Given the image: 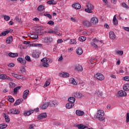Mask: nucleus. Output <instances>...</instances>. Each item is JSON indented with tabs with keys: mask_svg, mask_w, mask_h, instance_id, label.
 Here are the masks:
<instances>
[{
	"mask_svg": "<svg viewBox=\"0 0 129 129\" xmlns=\"http://www.w3.org/2000/svg\"><path fill=\"white\" fill-rule=\"evenodd\" d=\"M104 116V111L103 110H99L97 111V113L96 115V117L100 120V121H103L105 118Z\"/></svg>",
	"mask_w": 129,
	"mask_h": 129,
	"instance_id": "f257e3e1",
	"label": "nucleus"
},
{
	"mask_svg": "<svg viewBox=\"0 0 129 129\" xmlns=\"http://www.w3.org/2000/svg\"><path fill=\"white\" fill-rule=\"evenodd\" d=\"M41 61L42 62V66L45 68L49 67L50 66L49 64L52 63V59L47 57L43 58Z\"/></svg>",
	"mask_w": 129,
	"mask_h": 129,
	"instance_id": "f03ea898",
	"label": "nucleus"
},
{
	"mask_svg": "<svg viewBox=\"0 0 129 129\" xmlns=\"http://www.w3.org/2000/svg\"><path fill=\"white\" fill-rule=\"evenodd\" d=\"M87 9L85 10V12L87 13H89L90 14H92V10L94 9V7L90 3H88L87 4Z\"/></svg>",
	"mask_w": 129,
	"mask_h": 129,
	"instance_id": "7ed1b4c3",
	"label": "nucleus"
},
{
	"mask_svg": "<svg viewBox=\"0 0 129 129\" xmlns=\"http://www.w3.org/2000/svg\"><path fill=\"white\" fill-rule=\"evenodd\" d=\"M0 79H2L3 80H9V81H13V79L12 78L8 76L7 75L5 74H0Z\"/></svg>",
	"mask_w": 129,
	"mask_h": 129,
	"instance_id": "20e7f679",
	"label": "nucleus"
},
{
	"mask_svg": "<svg viewBox=\"0 0 129 129\" xmlns=\"http://www.w3.org/2000/svg\"><path fill=\"white\" fill-rule=\"evenodd\" d=\"M94 77L98 79V80H100V81H102V80H104V76L102 75V74L97 73L94 75Z\"/></svg>",
	"mask_w": 129,
	"mask_h": 129,
	"instance_id": "39448f33",
	"label": "nucleus"
},
{
	"mask_svg": "<svg viewBox=\"0 0 129 129\" xmlns=\"http://www.w3.org/2000/svg\"><path fill=\"white\" fill-rule=\"evenodd\" d=\"M90 23L91 25H94L95 26L98 23V19L96 17H93L91 19Z\"/></svg>",
	"mask_w": 129,
	"mask_h": 129,
	"instance_id": "423d86ee",
	"label": "nucleus"
},
{
	"mask_svg": "<svg viewBox=\"0 0 129 129\" xmlns=\"http://www.w3.org/2000/svg\"><path fill=\"white\" fill-rule=\"evenodd\" d=\"M118 96H120V97H125L127 94H126V92L124 91H119L117 93Z\"/></svg>",
	"mask_w": 129,
	"mask_h": 129,
	"instance_id": "0eeeda50",
	"label": "nucleus"
},
{
	"mask_svg": "<svg viewBox=\"0 0 129 129\" xmlns=\"http://www.w3.org/2000/svg\"><path fill=\"white\" fill-rule=\"evenodd\" d=\"M50 102H43L42 105L40 106V108L41 109H46V108H48V106L50 105Z\"/></svg>",
	"mask_w": 129,
	"mask_h": 129,
	"instance_id": "6e6552de",
	"label": "nucleus"
},
{
	"mask_svg": "<svg viewBox=\"0 0 129 129\" xmlns=\"http://www.w3.org/2000/svg\"><path fill=\"white\" fill-rule=\"evenodd\" d=\"M11 75L13 77H14V78H16V79H22L23 78V76L16 74L15 72L12 73Z\"/></svg>",
	"mask_w": 129,
	"mask_h": 129,
	"instance_id": "1a4fd4ad",
	"label": "nucleus"
},
{
	"mask_svg": "<svg viewBox=\"0 0 129 129\" xmlns=\"http://www.w3.org/2000/svg\"><path fill=\"white\" fill-rule=\"evenodd\" d=\"M32 57H33V58H39V57L40 56V53L37 50H34L32 53Z\"/></svg>",
	"mask_w": 129,
	"mask_h": 129,
	"instance_id": "9d476101",
	"label": "nucleus"
},
{
	"mask_svg": "<svg viewBox=\"0 0 129 129\" xmlns=\"http://www.w3.org/2000/svg\"><path fill=\"white\" fill-rule=\"evenodd\" d=\"M10 112L11 113H12V114H18L20 113V111L16 108H12L10 109Z\"/></svg>",
	"mask_w": 129,
	"mask_h": 129,
	"instance_id": "9b49d317",
	"label": "nucleus"
},
{
	"mask_svg": "<svg viewBox=\"0 0 129 129\" xmlns=\"http://www.w3.org/2000/svg\"><path fill=\"white\" fill-rule=\"evenodd\" d=\"M76 127H77L78 129H85V128H88V126L83 124H79L76 125Z\"/></svg>",
	"mask_w": 129,
	"mask_h": 129,
	"instance_id": "f8f14e48",
	"label": "nucleus"
},
{
	"mask_svg": "<svg viewBox=\"0 0 129 129\" xmlns=\"http://www.w3.org/2000/svg\"><path fill=\"white\" fill-rule=\"evenodd\" d=\"M76 114L78 115L79 116H82V115H84L85 113L83 111H81L80 110H77L76 111Z\"/></svg>",
	"mask_w": 129,
	"mask_h": 129,
	"instance_id": "ddd939ff",
	"label": "nucleus"
},
{
	"mask_svg": "<svg viewBox=\"0 0 129 129\" xmlns=\"http://www.w3.org/2000/svg\"><path fill=\"white\" fill-rule=\"evenodd\" d=\"M59 76L60 77H63V78H66V77H69L70 75L66 72H61L59 74Z\"/></svg>",
	"mask_w": 129,
	"mask_h": 129,
	"instance_id": "4468645a",
	"label": "nucleus"
},
{
	"mask_svg": "<svg viewBox=\"0 0 129 129\" xmlns=\"http://www.w3.org/2000/svg\"><path fill=\"white\" fill-rule=\"evenodd\" d=\"M91 42L99 45H101V44H102V41H99L98 39H97L96 38L93 39L92 42Z\"/></svg>",
	"mask_w": 129,
	"mask_h": 129,
	"instance_id": "2eb2a0df",
	"label": "nucleus"
},
{
	"mask_svg": "<svg viewBox=\"0 0 129 129\" xmlns=\"http://www.w3.org/2000/svg\"><path fill=\"white\" fill-rule=\"evenodd\" d=\"M109 37H110V39H111V40H115V38L116 37V36H115L114 32L112 31H110Z\"/></svg>",
	"mask_w": 129,
	"mask_h": 129,
	"instance_id": "dca6fc26",
	"label": "nucleus"
},
{
	"mask_svg": "<svg viewBox=\"0 0 129 129\" xmlns=\"http://www.w3.org/2000/svg\"><path fill=\"white\" fill-rule=\"evenodd\" d=\"M17 61L21 63V64H23V65H25L27 63V61H26V59L22 58V57H19L17 59Z\"/></svg>",
	"mask_w": 129,
	"mask_h": 129,
	"instance_id": "f3484780",
	"label": "nucleus"
},
{
	"mask_svg": "<svg viewBox=\"0 0 129 129\" xmlns=\"http://www.w3.org/2000/svg\"><path fill=\"white\" fill-rule=\"evenodd\" d=\"M50 103L49 104L50 106H57L59 103L56 100H54L52 102H49Z\"/></svg>",
	"mask_w": 129,
	"mask_h": 129,
	"instance_id": "a211bd4d",
	"label": "nucleus"
},
{
	"mask_svg": "<svg viewBox=\"0 0 129 129\" xmlns=\"http://www.w3.org/2000/svg\"><path fill=\"white\" fill-rule=\"evenodd\" d=\"M73 8L76 10H80L81 9V5L78 3H75L72 5Z\"/></svg>",
	"mask_w": 129,
	"mask_h": 129,
	"instance_id": "6ab92c4d",
	"label": "nucleus"
},
{
	"mask_svg": "<svg viewBox=\"0 0 129 129\" xmlns=\"http://www.w3.org/2000/svg\"><path fill=\"white\" fill-rule=\"evenodd\" d=\"M47 117V113H43L40 114L38 116V119H43V118H46Z\"/></svg>",
	"mask_w": 129,
	"mask_h": 129,
	"instance_id": "aec40b11",
	"label": "nucleus"
},
{
	"mask_svg": "<svg viewBox=\"0 0 129 129\" xmlns=\"http://www.w3.org/2000/svg\"><path fill=\"white\" fill-rule=\"evenodd\" d=\"M29 93H30V91H29V90H25L23 93V98L24 99H26V98H27L28 95H29Z\"/></svg>",
	"mask_w": 129,
	"mask_h": 129,
	"instance_id": "412c9836",
	"label": "nucleus"
},
{
	"mask_svg": "<svg viewBox=\"0 0 129 129\" xmlns=\"http://www.w3.org/2000/svg\"><path fill=\"white\" fill-rule=\"evenodd\" d=\"M73 106H74V104H73V103H71L70 102H69L66 105V108H68V109H70V108H72V107H73Z\"/></svg>",
	"mask_w": 129,
	"mask_h": 129,
	"instance_id": "4be33fe9",
	"label": "nucleus"
},
{
	"mask_svg": "<svg viewBox=\"0 0 129 129\" xmlns=\"http://www.w3.org/2000/svg\"><path fill=\"white\" fill-rule=\"evenodd\" d=\"M75 69L76 70H77V71H78V72H82V71H83V68L81 66H80L79 64L77 65L76 66Z\"/></svg>",
	"mask_w": 129,
	"mask_h": 129,
	"instance_id": "5701e85b",
	"label": "nucleus"
},
{
	"mask_svg": "<svg viewBox=\"0 0 129 129\" xmlns=\"http://www.w3.org/2000/svg\"><path fill=\"white\" fill-rule=\"evenodd\" d=\"M70 83L73 85H77V82L73 78H71L70 79Z\"/></svg>",
	"mask_w": 129,
	"mask_h": 129,
	"instance_id": "b1692460",
	"label": "nucleus"
},
{
	"mask_svg": "<svg viewBox=\"0 0 129 129\" xmlns=\"http://www.w3.org/2000/svg\"><path fill=\"white\" fill-rule=\"evenodd\" d=\"M9 33H10V30H6L5 31H3L1 33V34H0V37H5V36H7V35H8Z\"/></svg>",
	"mask_w": 129,
	"mask_h": 129,
	"instance_id": "393cba45",
	"label": "nucleus"
},
{
	"mask_svg": "<svg viewBox=\"0 0 129 129\" xmlns=\"http://www.w3.org/2000/svg\"><path fill=\"white\" fill-rule=\"evenodd\" d=\"M13 42V36L9 37L7 38L6 43L7 44H11Z\"/></svg>",
	"mask_w": 129,
	"mask_h": 129,
	"instance_id": "a878e982",
	"label": "nucleus"
},
{
	"mask_svg": "<svg viewBox=\"0 0 129 129\" xmlns=\"http://www.w3.org/2000/svg\"><path fill=\"white\" fill-rule=\"evenodd\" d=\"M83 25L85 26V27H91V23L88 21H85L83 22Z\"/></svg>",
	"mask_w": 129,
	"mask_h": 129,
	"instance_id": "bb28decb",
	"label": "nucleus"
},
{
	"mask_svg": "<svg viewBox=\"0 0 129 129\" xmlns=\"http://www.w3.org/2000/svg\"><path fill=\"white\" fill-rule=\"evenodd\" d=\"M74 96L77 98H82L83 95H82L81 93H75Z\"/></svg>",
	"mask_w": 129,
	"mask_h": 129,
	"instance_id": "cd10ccee",
	"label": "nucleus"
},
{
	"mask_svg": "<svg viewBox=\"0 0 129 129\" xmlns=\"http://www.w3.org/2000/svg\"><path fill=\"white\" fill-rule=\"evenodd\" d=\"M3 116H4L6 119V121L7 122H10V121L11 120V119H10V117H9V115H6V113H3Z\"/></svg>",
	"mask_w": 129,
	"mask_h": 129,
	"instance_id": "c85d7f7f",
	"label": "nucleus"
},
{
	"mask_svg": "<svg viewBox=\"0 0 129 129\" xmlns=\"http://www.w3.org/2000/svg\"><path fill=\"white\" fill-rule=\"evenodd\" d=\"M29 37L31 39H38L39 38V36H38L37 34H30Z\"/></svg>",
	"mask_w": 129,
	"mask_h": 129,
	"instance_id": "c756f323",
	"label": "nucleus"
},
{
	"mask_svg": "<svg viewBox=\"0 0 129 129\" xmlns=\"http://www.w3.org/2000/svg\"><path fill=\"white\" fill-rule=\"evenodd\" d=\"M9 57H11L12 58H15V57H18V54L16 53H14L12 52H10L8 54Z\"/></svg>",
	"mask_w": 129,
	"mask_h": 129,
	"instance_id": "7c9ffc66",
	"label": "nucleus"
},
{
	"mask_svg": "<svg viewBox=\"0 0 129 129\" xmlns=\"http://www.w3.org/2000/svg\"><path fill=\"white\" fill-rule=\"evenodd\" d=\"M83 53V50H82V48L80 47L77 49V54H78V55H82Z\"/></svg>",
	"mask_w": 129,
	"mask_h": 129,
	"instance_id": "2f4dec72",
	"label": "nucleus"
},
{
	"mask_svg": "<svg viewBox=\"0 0 129 129\" xmlns=\"http://www.w3.org/2000/svg\"><path fill=\"white\" fill-rule=\"evenodd\" d=\"M123 89L124 91H129V84H125L124 85Z\"/></svg>",
	"mask_w": 129,
	"mask_h": 129,
	"instance_id": "473e14b6",
	"label": "nucleus"
},
{
	"mask_svg": "<svg viewBox=\"0 0 129 129\" xmlns=\"http://www.w3.org/2000/svg\"><path fill=\"white\" fill-rule=\"evenodd\" d=\"M44 10H45V7L43 5L39 6L37 8V10L39 12H43V11H44Z\"/></svg>",
	"mask_w": 129,
	"mask_h": 129,
	"instance_id": "72a5a7b5",
	"label": "nucleus"
},
{
	"mask_svg": "<svg viewBox=\"0 0 129 129\" xmlns=\"http://www.w3.org/2000/svg\"><path fill=\"white\" fill-rule=\"evenodd\" d=\"M45 33H49V34H58V31H54L53 30L50 29L49 30H47L46 31H45Z\"/></svg>",
	"mask_w": 129,
	"mask_h": 129,
	"instance_id": "f704fd0d",
	"label": "nucleus"
},
{
	"mask_svg": "<svg viewBox=\"0 0 129 129\" xmlns=\"http://www.w3.org/2000/svg\"><path fill=\"white\" fill-rule=\"evenodd\" d=\"M48 5H57V2L54 0H50L47 2Z\"/></svg>",
	"mask_w": 129,
	"mask_h": 129,
	"instance_id": "c9c22d12",
	"label": "nucleus"
},
{
	"mask_svg": "<svg viewBox=\"0 0 129 129\" xmlns=\"http://www.w3.org/2000/svg\"><path fill=\"white\" fill-rule=\"evenodd\" d=\"M76 100V99H75V98L74 97H70L68 99V101H69V102H71V103H73L74 104Z\"/></svg>",
	"mask_w": 129,
	"mask_h": 129,
	"instance_id": "e433bc0d",
	"label": "nucleus"
},
{
	"mask_svg": "<svg viewBox=\"0 0 129 129\" xmlns=\"http://www.w3.org/2000/svg\"><path fill=\"white\" fill-rule=\"evenodd\" d=\"M21 89V86L17 87L14 89V94H17L18 91Z\"/></svg>",
	"mask_w": 129,
	"mask_h": 129,
	"instance_id": "4c0bfd02",
	"label": "nucleus"
},
{
	"mask_svg": "<svg viewBox=\"0 0 129 129\" xmlns=\"http://www.w3.org/2000/svg\"><path fill=\"white\" fill-rule=\"evenodd\" d=\"M23 101H24V100L23 99H19L16 101L15 104H16V105H19V104H21V103H22Z\"/></svg>",
	"mask_w": 129,
	"mask_h": 129,
	"instance_id": "58836bf2",
	"label": "nucleus"
},
{
	"mask_svg": "<svg viewBox=\"0 0 129 129\" xmlns=\"http://www.w3.org/2000/svg\"><path fill=\"white\" fill-rule=\"evenodd\" d=\"M116 54L117 55H120V56H122L123 55V51L122 50H116Z\"/></svg>",
	"mask_w": 129,
	"mask_h": 129,
	"instance_id": "ea45409f",
	"label": "nucleus"
},
{
	"mask_svg": "<svg viewBox=\"0 0 129 129\" xmlns=\"http://www.w3.org/2000/svg\"><path fill=\"white\" fill-rule=\"evenodd\" d=\"M95 95H96L97 96H102V92L99 91V90H97L95 92Z\"/></svg>",
	"mask_w": 129,
	"mask_h": 129,
	"instance_id": "a19ab883",
	"label": "nucleus"
},
{
	"mask_svg": "<svg viewBox=\"0 0 129 129\" xmlns=\"http://www.w3.org/2000/svg\"><path fill=\"white\" fill-rule=\"evenodd\" d=\"M79 40L80 42H84V41H86V37L84 36H81L79 38Z\"/></svg>",
	"mask_w": 129,
	"mask_h": 129,
	"instance_id": "79ce46f5",
	"label": "nucleus"
},
{
	"mask_svg": "<svg viewBox=\"0 0 129 129\" xmlns=\"http://www.w3.org/2000/svg\"><path fill=\"white\" fill-rule=\"evenodd\" d=\"M8 126V125L6 123L0 124V129L6 128Z\"/></svg>",
	"mask_w": 129,
	"mask_h": 129,
	"instance_id": "37998d69",
	"label": "nucleus"
},
{
	"mask_svg": "<svg viewBox=\"0 0 129 129\" xmlns=\"http://www.w3.org/2000/svg\"><path fill=\"white\" fill-rule=\"evenodd\" d=\"M46 40L47 43H52V42L53 41V38H52V37H47Z\"/></svg>",
	"mask_w": 129,
	"mask_h": 129,
	"instance_id": "c03bdc74",
	"label": "nucleus"
},
{
	"mask_svg": "<svg viewBox=\"0 0 129 129\" xmlns=\"http://www.w3.org/2000/svg\"><path fill=\"white\" fill-rule=\"evenodd\" d=\"M4 20L5 21H10L11 20V17L7 16V15H4Z\"/></svg>",
	"mask_w": 129,
	"mask_h": 129,
	"instance_id": "a18cd8bd",
	"label": "nucleus"
},
{
	"mask_svg": "<svg viewBox=\"0 0 129 129\" xmlns=\"http://www.w3.org/2000/svg\"><path fill=\"white\" fill-rule=\"evenodd\" d=\"M91 45L93 47V48H95V49H97L98 48V46L97 45L98 44H96L94 43L91 42Z\"/></svg>",
	"mask_w": 129,
	"mask_h": 129,
	"instance_id": "49530a36",
	"label": "nucleus"
},
{
	"mask_svg": "<svg viewBox=\"0 0 129 129\" xmlns=\"http://www.w3.org/2000/svg\"><path fill=\"white\" fill-rule=\"evenodd\" d=\"M24 116H29V115H31V113L29 111H26L24 113Z\"/></svg>",
	"mask_w": 129,
	"mask_h": 129,
	"instance_id": "de8ad7c7",
	"label": "nucleus"
},
{
	"mask_svg": "<svg viewBox=\"0 0 129 129\" xmlns=\"http://www.w3.org/2000/svg\"><path fill=\"white\" fill-rule=\"evenodd\" d=\"M126 123L129 122V113H127L126 115Z\"/></svg>",
	"mask_w": 129,
	"mask_h": 129,
	"instance_id": "09e8293b",
	"label": "nucleus"
},
{
	"mask_svg": "<svg viewBox=\"0 0 129 129\" xmlns=\"http://www.w3.org/2000/svg\"><path fill=\"white\" fill-rule=\"evenodd\" d=\"M9 101H10V102H14V101H15V99H14L12 96L9 97Z\"/></svg>",
	"mask_w": 129,
	"mask_h": 129,
	"instance_id": "8fccbe9b",
	"label": "nucleus"
},
{
	"mask_svg": "<svg viewBox=\"0 0 129 129\" xmlns=\"http://www.w3.org/2000/svg\"><path fill=\"white\" fill-rule=\"evenodd\" d=\"M34 47H38V48H39L40 47H42V44H41V43H35V44H34Z\"/></svg>",
	"mask_w": 129,
	"mask_h": 129,
	"instance_id": "3c124183",
	"label": "nucleus"
},
{
	"mask_svg": "<svg viewBox=\"0 0 129 129\" xmlns=\"http://www.w3.org/2000/svg\"><path fill=\"white\" fill-rule=\"evenodd\" d=\"M70 42H71V45L75 44L77 43L76 40H75V39H71L70 40Z\"/></svg>",
	"mask_w": 129,
	"mask_h": 129,
	"instance_id": "603ef678",
	"label": "nucleus"
},
{
	"mask_svg": "<svg viewBox=\"0 0 129 129\" xmlns=\"http://www.w3.org/2000/svg\"><path fill=\"white\" fill-rule=\"evenodd\" d=\"M25 60L28 61V62H30L31 61V57H30L29 56H25Z\"/></svg>",
	"mask_w": 129,
	"mask_h": 129,
	"instance_id": "864d4df0",
	"label": "nucleus"
},
{
	"mask_svg": "<svg viewBox=\"0 0 129 129\" xmlns=\"http://www.w3.org/2000/svg\"><path fill=\"white\" fill-rule=\"evenodd\" d=\"M122 6L123 8H125V9H128V6H127L125 3H122Z\"/></svg>",
	"mask_w": 129,
	"mask_h": 129,
	"instance_id": "5fc2aeb1",
	"label": "nucleus"
},
{
	"mask_svg": "<svg viewBox=\"0 0 129 129\" xmlns=\"http://www.w3.org/2000/svg\"><path fill=\"white\" fill-rule=\"evenodd\" d=\"M44 16H45V17H48L49 19H52V16L49 14H44Z\"/></svg>",
	"mask_w": 129,
	"mask_h": 129,
	"instance_id": "6e6d98bb",
	"label": "nucleus"
},
{
	"mask_svg": "<svg viewBox=\"0 0 129 129\" xmlns=\"http://www.w3.org/2000/svg\"><path fill=\"white\" fill-rule=\"evenodd\" d=\"M48 25H54V22L53 21H49L47 22Z\"/></svg>",
	"mask_w": 129,
	"mask_h": 129,
	"instance_id": "4d7b16f0",
	"label": "nucleus"
},
{
	"mask_svg": "<svg viewBox=\"0 0 129 129\" xmlns=\"http://www.w3.org/2000/svg\"><path fill=\"white\" fill-rule=\"evenodd\" d=\"M9 67L12 68L15 66V64L14 63H10L8 64Z\"/></svg>",
	"mask_w": 129,
	"mask_h": 129,
	"instance_id": "13d9d810",
	"label": "nucleus"
},
{
	"mask_svg": "<svg viewBox=\"0 0 129 129\" xmlns=\"http://www.w3.org/2000/svg\"><path fill=\"white\" fill-rule=\"evenodd\" d=\"M49 85H50V82H48V81H46V82H45V85H44V86H45V87H47V86H49Z\"/></svg>",
	"mask_w": 129,
	"mask_h": 129,
	"instance_id": "bf43d9fd",
	"label": "nucleus"
},
{
	"mask_svg": "<svg viewBox=\"0 0 129 129\" xmlns=\"http://www.w3.org/2000/svg\"><path fill=\"white\" fill-rule=\"evenodd\" d=\"M62 42H63V40H62V39H58L57 40V44H60V43H62Z\"/></svg>",
	"mask_w": 129,
	"mask_h": 129,
	"instance_id": "052dcab7",
	"label": "nucleus"
},
{
	"mask_svg": "<svg viewBox=\"0 0 129 129\" xmlns=\"http://www.w3.org/2000/svg\"><path fill=\"white\" fill-rule=\"evenodd\" d=\"M21 71L22 73H26V70L25 69V68H23L21 69Z\"/></svg>",
	"mask_w": 129,
	"mask_h": 129,
	"instance_id": "680f3d73",
	"label": "nucleus"
},
{
	"mask_svg": "<svg viewBox=\"0 0 129 129\" xmlns=\"http://www.w3.org/2000/svg\"><path fill=\"white\" fill-rule=\"evenodd\" d=\"M34 126H35V124H31L29 126V129H34Z\"/></svg>",
	"mask_w": 129,
	"mask_h": 129,
	"instance_id": "e2e57ef3",
	"label": "nucleus"
},
{
	"mask_svg": "<svg viewBox=\"0 0 129 129\" xmlns=\"http://www.w3.org/2000/svg\"><path fill=\"white\" fill-rule=\"evenodd\" d=\"M123 79L125 80V81H129V77L126 76L124 77Z\"/></svg>",
	"mask_w": 129,
	"mask_h": 129,
	"instance_id": "0e129e2a",
	"label": "nucleus"
},
{
	"mask_svg": "<svg viewBox=\"0 0 129 129\" xmlns=\"http://www.w3.org/2000/svg\"><path fill=\"white\" fill-rule=\"evenodd\" d=\"M8 24L10 26H13V25H14V22L11 21L9 22Z\"/></svg>",
	"mask_w": 129,
	"mask_h": 129,
	"instance_id": "69168bd1",
	"label": "nucleus"
},
{
	"mask_svg": "<svg viewBox=\"0 0 129 129\" xmlns=\"http://www.w3.org/2000/svg\"><path fill=\"white\" fill-rule=\"evenodd\" d=\"M9 84L10 86H12V87H13V86H15V83L10 82Z\"/></svg>",
	"mask_w": 129,
	"mask_h": 129,
	"instance_id": "338daca9",
	"label": "nucleus"
},
{
	"mask_svg": "<svg viewBox=\"0 0 129 129\" xmlns=\"http://www.w3.org/2000/svg\"><path fill=\"white\" fill-rule=\"evenodd\" d=\"M23 44H25V45H29L30 41H24Z\"/></svg>",
	"mask_w": 129,
	"mask_h": 129,
	"instance_id": "774afa93",
	"label": "nucleus"
}]
</instances>
